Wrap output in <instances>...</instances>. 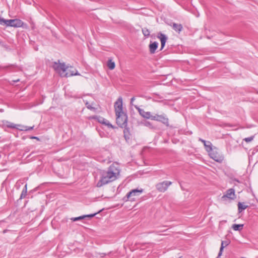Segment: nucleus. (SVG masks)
<instances>
[{
    "label": "nucleus",
    "instance_id": "obj_22",
    "mask_svg": "<svg viewBox=\"0 0 258 258\" xmlns=\"http://www.w3.org/2000/svg\"><path fill=\"white\" fill-rule=\"evenodd\" d=\"M204 146H205V149L207 152H210L211 151H212V144L210 142L208 141V143L206 144Z\"/></svg>",
    "mask_w": 258,
    "mask_h": 258
},
{
    "label": "nucleus",
    "instance_id": "obj_35",
    "mask_svg": "<svg viewBox=\"0 0 258 258\" xmlns=\"http://www.w3.org/2000/svg\"><path fill=\"white\" fill-rule=\"evenodd\" d=\"M19 81H20V80H19V79H17V80H14V81H13V82H15V83H16V82H19Z\"/></svg>",
    "mask_w": 258,
    "mask_h": 258
},
{
    "label": "nucleus",
    "instance_id": "obj_17",
    "mask_svg": "<svg viewBox=\"0 0 258 258\" xmlns=\"http://www.w3.org/2000/svg\"><path fill=\"white\" fill-rule=\"evenodd\" d=\"M172 28L176 32L179 33L182 31L183 27L180 24L173 23L172 24Z\"/></svg>",
    "mask_w": 258,
    "mask_h": 258
},
{
    "label": "nucleus",
    "instance_id": "obj_3",
    "mask_svg": "<svg viewBox=\"0 0 258 258\" xmlns=\"http://www.w3.org/2000/svg\"><path fill=\"white\" fill-rule=\"evenodd\" d=\"M53 68L62 77H69L73 74L66 73L67 70V67L64 63L54 62L53 64Z\"/></svg>",
    "mask_w": 258,
    "mask_h": 258
},
{
    "label": "nucleus",
    "instance_id": "obj_9",
    "mask_svg": "<svg viewBox=\"0 0 258 258\" xmlns=\"http://www.w3.org/2000/svg\"><path fill=\"white\" fill-rule=\"evenodd\" d=\"M226 198L230 200H234L235 198V190L233 188H230L226 191L225 195L222 197V199L225 200Z\"/></svg>",
    "mask_w": 258,
    "mask_h": 258
},
{
    "label": "nucleus",
    "instance_id": "obj_19",
    "mask_svg": "<svg viewBox=\"0 0 258 258\" xmlns=\"http://www.w3.org/2000/svg\"><path fill=\"white\" fill-rule=\"evenodd\" d=\"M247 206L244 204V203H242L241 202H239L238 203V210L239 213H241L243 210H245L247 208Z\"/></svg>",
    "mask_w": 258,
    "mask_h": 258
},
{
    "label": "nucleus",
    "instance_id": "obj_24",
    "mask_svg": "<svg viewBox=\"0 0 258 258\" xmlns=\"http://www.w3.org/2000/svg\"><path fill=\"white\" fill-rule=\"evenodd\" d=\"M142 32L145 37H148L150 34L149 30L146 28H144L142 29Z\"/></svg>",
    "mask_w": 258,
    "mask_h": 258
},
{
    "label": "nucleus",
    "instance_id": "obj_21",
    "mask_svg": "<svg viewBox=\"0 0 258 258\" xmlns=\"http://www.w3.org/2000/svg\"><path fill=\"white\" fill-rule=\"evenodd\" d=\"M27 192V184H26L21 192L20 199H22L26 197Z\"/></svg>",
    "mask_w": 258,
    "mask_h": 258
},
{
    "label": "nucleus",
    "instance_id": "obj_26",
    "mask_svg": "<svg viewBox=\"0 0 258 258\" xmlns=\"http://www.w3.org/2000/svg\"><path fill=\"white\" fill-rule=\"evenodd\" d=\"M253 139V137H248V138H246L244 139V140L246 142H249L250 141H251Z\"/></svg>",
    "mask_w": 258,
    "mask_h": 258
},
{
    "label": "nucleus",
    "instance_id": "obj_36",
    "mask_svg": "<svg viewBox=\"0 0 258 258\" xmlns=\"http://www.w3.org/2000/svg\"><path fill=\"white\" fill-rule=\"evenodd\" d=\"M221 256H219V254L218 255V256L216 258H220Z\"/></svg>",
    "mask_w": 258,
    "mask_h": 258
},
{
    "label": "nucleus",
    "instance_id": "obj_4",
    "mask_svg": "<svg viewBox=\"0 0 258 258\" xmlns=\"http://www.w3.org/2000/svg\"><path fill=\"white\" fill-rule=\"evenodd\" d=\"M152 120L161 122L163 124H165L166 126H169L168 118L164 113L161 115L155 114L153 117Z\"/></svg>",
    "mask_w": 258,
    "mask_h": 258
},
{
    "label": "nucleus",
    "instance_id": "obj_8",
    "mask_svg": "<svg viewBox=\"0 0 258 258\" xmlns=\"http://www.w3.org/2000/svg\"><path fill=\"white\" fill-rule=\"evenodd\" d=\"M143 191V189H135L127 193L126 197L128 199H131V201H135L134 197L139 196Z\"/></svg>",
    "mask_w": 258,
    "mask_h": 258
},
{
    "label": "nucleus",
    "instance_id": "obj_14",
    "mask_svg": "<svg viewBox=\"0 0 258 258\" xmlns=\"http://www.w3.org/2000/svg\"><path fill=\"white\" fill-rule=\"evenodd\" d=\"M158 46V43L157 42H154L151 43L149 45V49L151 53L153 54L155 53L156 49Z\"/></svg>",
    "mask_w": 258,
    "mask_h": 258
},
{
    "label": "nucleus",
    "instance_id": "obj_16",
    "mask_svg": "<svg viewBox=\"0 0 258 258\" xmlns=\"http://www.w3.org/2000/svg\"><path fill=\"white\" fill-rule=\"evenodd\" d=\"M66 73L73 74L72 75H71V77L73 76L80 75V74L78 72V71L72 67H67V70Z\"/></svg>",
    "mask_w": 258,
    "mask_h": 258
},
{
    "label": "nucleus",
    "instance_id": "obj_32",
    "mask_svg": "<svg viewBox=\"0 0 258 258\" xmlns=\"http://www.w3.org/2000/svg\"><path fill=\"white\" fill-rule=\"evenodd\" d=\"M135 100V98L134 97H132V98H131V105H133V101H134Z\"/></svg>",
    "mask_w": 258,
    "mask_h": 258
},
{
    "label": "nucleus",
    "instance_id": "obj_31",
    "mask_svg": "<svg viewBox=\"0 0 258 258\" xmlns=\"http://www.w3.org/2000/svg\"><path fill=\"white\" fill-rule=\"evenodd\" d=\"M255 154V153H254L253 151H252V152H251V154L249 155V159H250V158H251V159H252V156H253Z\"/></svg>",
    "mask_w": 258,
    "mask_h": 258
},
{
    "label": "nucleus",
    "instance_id": "obj_5",
    "mask_svg": "<svg viewBox=\"0 0 258 258\" xmlns=\"http://www.w3.org/2000/svg\"><path fill=\"white\" fill-rule=\"evenodd\" d=\"M172 184V182L169 181H164L163 182L157 183L156 185V189L160 192H165L168 188V186Z\"/></svg>",
    "mask_w": 258,
    "mask_h": 258
},
{
    "label": "nucleus",
    "instance_id": "obj_18",
    "mask_svg": "<svg viewBox=\"0 0 258 258\" xmlns=\"http://www.w3.org/2000/svg\"><path fill=\"white\" fill-rule=\"evenodd\" d=\"M99 121L102 124H105L109 127L114 128L113 126L109 122L108 120L103 117H101L100 119H99Z\"/></svg>",
    "mask_w": 258,
    "mask_h": 258
},
{
    "label": "nucleus",
    "instance_id": "obj_25",
    "mask_svg": "<svg viewBox=\"0 0 258 258\" xmlns=\"http://www.w3.org/2000/svg\"><path fill=\"white\" fill-rule=\"evenodd\" d=\"M21 128H19V130H20V131H26L32 130L34 128V126H31V127H28L27 126H22V125H21Z\"/></svg>",
    "mask_w": 258,
    "mask_h": 258
},
{
    "label": "nucleus",
    "instance_id": "obj_34",
    "mask_svg": "<svg viewBox=\"0 0 258 258\" xmlns=\"http://www.w3.org/2000/svg\"><path fill=\"white\" fill-rule=\"evenodd\" d=\"M31 139H37V140H39L38 138L36 137H31Z\"/></svg>",
    "mask_w": 258,
    "mask_h": 258
},
{
    "label": "nucleus",
    "instance_id": "obj_33",
    "mask_svg": "<svg viewBox=\"0 0 258 258\" xmlns=\"http://www.w3.org/2000/svg\"><path fill=\"white\" fill-rule=\"evenodd\" d=\"M145 125L146 126H150V125H151V123L150 122L147 121L145 123Z\"/></svg>",
    "mask_w": 258,
    "mask_h": 258
},
{
    "label": "nucleus",
    "instance_id": "obj_23",
    "mask_svg": "<svg viewBox=\"0 0 258 258\" xmlns=\"http://www.w3.org/2000/svg\"><path fill=\"white\" fill-rule=\"evenodd\" d=\"M243 225L242 224H233L232 225V228L235 231H239L243 228Z\"/></svg>",
    "mask_w": 258,
    "mask_h": 258
},
{
    "label": "nucleus",
    "instance_id": "obj_28",
    "mask_svg": "<svg viewBox=\"0 0 258 258\" xmlns=\"http://www.w3.org/2000/svg\"><path fill=\"white\" fill-rule=\"evenodd\" d=\"M86 105L87 108L90 110H92V109H94V108L92 107V106L90 105V104H89L88 102H87L86 103Z\"/></svg>",
    "mask_w": 258,
    "mask_h": 258
},
{
    "label": "nucleus",
    "instance_id": "obj_1",
    "mask_svg": "<svg viewBox=\"0 0 258 258\" xmlns=\"http://www.w3.org/2000/svg\"><path fill=\"white\" fill-rule=\"evenodd\" d=\"M119 173V170L114 165H111L106 171L101 173L100 179L97 183L98 187H101L115 180Z\"/></svg>",
    "mask_w": 258,
    "mask_h": 258
},
{
    "label": "nucleus",
    "instance_id": "obj_10",
    "mask_svg": "<svg viewBox=\"0 0 258 258\" xmlns=\"http://www.w3.org/2000/svg\"><path fill=\"white\" fill-rule=\"evenodd\" d=\"M210 157L214 159L215 161L218 162H221L223 160V156L220 155L216 152H215L214 151H211L210 152Z\"/></svg>",
    "mask_w": 258,
    "mask_h": 258
},
{
    "label": "nucleus",
    "instance_id": "obj_20",
    "mask_svg": "<svg viewBox=\"0 0 258 258\" xmlns=\"http://www.w3.org/2000/svg\"><path fill=\"white\" fill-rule=\"evenodd\" d=\"M107 66L110 70H113L115 67V62L112 61L111 59H109L107 63Z\"/></svg>",
    "mask_w": 258,
    "mask_h": 258
},
{
    "label": "nucleus",
    "instance_id": "obj_30",
    "mask_svg": "<svg viewBox=\"0 0 258 258\" xmlns=\"http://www.w3.org/2000/svg\"><path fill=\"white\" fill-rule=\"evenodd\" d=\"M199 141L202 142L204 144V146L206 144L208 143V141H206L205 140L202 139L201 138L199 139Z\"/></svg>",
    "mask_w": 258,
    "mask_h": 258
},
{
    "label": "nucleus",
    "instance_id": "obj_27",
    "mask_svg": "<svg viewBox=\"0 0 258 258\" xmlns=\"http://www.w3.org/2000/svg\"><path fill=\"white\" fill-rule=\"evenodd\" d=\"M3 24H6V20L0 17V24L2 25Z\"/></svg>",
    "mask_w": 258,
    "mask_h": 258
},
{
    "label": "nucleus",
    "instance_id": "obj_2",
    "mask_svg": "<svg viewBox=\"0 0 258 258\" xmlns=\"http://www.w3.org/2000/svg\"><path fill=\"white\" fill-rule=\"evenodd\" d=\"M115 114L116 116V123L121 127H125L127 124V117L125 113L122 111V99L121 97L118 98L114 104Z\"/></svg>",
    "mask_w": 258,
    "mask_h": 258
},
{
    "label": "nucleus",
    "instance_id": "obj_6",
    "mask_svg": "<svg viewBox=\"0 0 258 258\" xmlns=\"http://www.w3.org/2000/svg\"><path fill=\"white\" fill-rule=\"evenodd\" d=\"M23 22L19 19L6 20V24L7 26L13 27H20L23 25Z\"/></svg>",
    "mask_w": 258,
    "mask_h": 258
},
{
    "label": "nucleus",
    "instance_id": "obj_7",
    "mask_svg": "<svg viewBox=\"0 0 258 258\" xmlns=\"http://www.w3.org/2000/svg\"><path fill=\"white\" fill-rule=\"evenodd\" d=\"M135 108L138 111L139 114L144 118L153 119L154 115H151L150 112L145 111L144 109L140 108L137 105H135Z\"/></svg>",
    "mask_w": 258,
    "mask_h": 258
},
{
    "label": "nucleus",
    "instance_id": "obj_12",
    "mask_svg": "<svg viewBox=\"0 0 258 258\" xmlns=\"http://www.w3.org/2000/svg\"><path fill=\"white\" fill-rule=\"evenodd\" d=\"M157 38L160 40L161 41V49H163L165 46V43L167 40V37L162 33H159L157 35Z\"/></svg>",
    "mask_w": 258,
    "mask_h": 258
},
{
    "label": "nucleus",
    "instance_id": "obj_13",
    "mask_svg": "<svg viewBox=\"0 0 258 258\" xmlns=\"http://www.w3.org/2000/svg\"><path fill=\"white\" fill-rule=\"evenodd\" d=\"M97 214V213H94V214H89V215H83V216H79V217H74V218H72L71 219V220L73 221H78V220H82V219H85L86 217H93L94 216H95L96 214Z\"/></svg>",
    "mask_w": 258,
    "mask_h": 258
},
{
    "label": "nucleus",
    "instance_id": "obj_15",
    "mask_svg": "<svg viewBox=\"0 0 258 258\" xmlns=\"http://www.w3.org/2000/svg\"><path fill=\"white\" fill-rule=\"evenodd\" d=\"M229 243H230V241L228 240H225V241H222L221 247L220 248V250L219 252V256H221L224 248L225 247L228 246L229 244Z\"/></svg>",
    "mask_w": 258,
    "mask_h": 258
},
{
    "label": "nucleus",
    "instance_id": "obj_11",
    "mask_svg": "<svg viewBox=\"0 0 258 258\" xmlns=\"http://www.w3.org/2000/svg\"><path fill=\"white\" fill-rule=\"evenodd\" d=\"M2 127L3 128L5 127H8L10 128H17L19 129V128L18 127L21 126L20 124H16L14 123H12L11 122H10L9 121L7 120H3L2 121Z\"/></svg>",
    "mask_w": 258,
    "mask_h": 258
},
{
    "label": "nucleus",
    "instance_id": "obj_29",
    "mask_svg": "<svg viewBox=\"0 0 258 258\" xmlns=\"http://www.w3.org/2000/svg\"><path fill=\"white\" fill-rule=\"evenodd\" d=\"M199 141L202 142L204 144V146L206 144L208 143V141H206L205 140L202 139L201 138L199 139Z\"/></svg>",
    "mask_w": 258,
    "mask_h": 258
}]
</instances>
